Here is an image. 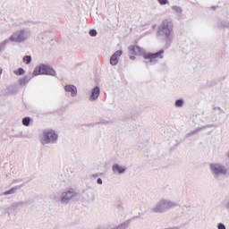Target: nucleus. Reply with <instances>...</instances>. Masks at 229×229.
Returning a JSON list of instances; mask_svg holds the SVG:
<instances>
[{
    "label": "nucleus",
    "mask_w": 229,
    "mask_h": 229,
    "mask_svg": "<svg viewBox=\"0 0 229 229\" xmlns=\"http://www.w3.org/2000/svg\"><path fill=\"white\" fill-rule=\"evenodd\" d=\"M157 37L165 41L166 48L171 47L173 40H174V23L173 21L169 19L163 21L157 28Z\"/></svg>",
    "instance_id": "obj_1"
},
{
    "label": "nucleus",
    "mask_w": 229,
    "mask_h": 229,
    "mask_svg": "<svg viewBox=\"0 0 229 229\" xmlns=\"http://www.w3.org/2000/svg\"><path fill=\"white\" fill-rule=\"evenodd\" d=\"M128 49L131 55H135L136 56H143L145 60H149L150 64L153 63L154 60H157V58H164V49H161L156 53H146L144 48L137 45L130 46Z\"/></svg>",
    "instance_id": "obj_2"
},
{
    "label": "nucleus",
    "mask_w": 229,
    "mask_h": 229,
    "mask_svg": "<svg viewBox=\"0 0 229 229\" xmlns=\"http://www.w3.org/2000/svg\"><path fill=\"white\" fill-rule=\"evenodd\" d=\"M178 207V203L171 201L169 199H162L156 203V205L150 209L153 214H165L167 210L175 208Z\"/></svg>",
    "instance_id": "obj_3"
},
{
    "label": "nucleus",
    "mask_w": 229,
    "mask_h": 229,
    "mask_svg": "<svg viewBox=\"0 0 229 229\" xmlns=\"http://www.w3.org/2000/svg\"><path fill=\"white\" fill-rule=\"evenodd\" d=\"M33 76H56V72L53 67L47 64H41L35 67L33 72Z\"/></svg>",
    "instance_id": "obj_4"
},
{
    "label": "nucleus",
    "mask_w": 229,
    "mask_h": 229,
    "mask_svg": "<svg viewBox=\"0 0 229 229\" xmlns=\"http://www.w3.org/2000/svg\"><path fill=\"white\" fill-rule=\"evenodd\" d=\"M30 37H31V34L29 32V30H21L13 32L9 38V41L15 42L16 44H22V42H26Z\"/></svg>",
    "instance_id": "obj_5"
},
{
    "label": "nucleus",
    "mask_w": 229,
    "mask_h": 229,
    "mask_svg": "<svg viewBox=\"0 0 229 229\" xmlns=\"http://www.w3.org/2000/svg\"><path fill=\"white\" fill-rule=\"evenodd\" d=\"M58 142V133L53 129L45 130L43 131V139L41 144H56Z\"/></svg>",
    "instance_id": "obj_6"
},
{
    "label": "nucleus",
    "mask_w": 229,
    "mask_h": 229,
    "mask_svg": "<svg viewBox=\"0 0 229 229\" xmlns=\"http://www.w3.org/2000/svg\"><path fill=\"white\" fill-rule=\"evenodd\" d=\"M209 169L214 176V178H217L218 176H225L228 171L226 167L221 164L215 163L209 165Z\"/></svg>",
    "instance_id": "obj_7"
},
{
    "label": "nucleus",
    "mask_w": 229,
    "mask_h": 229,
    "mask_svg": "<svg viewBox=\"0 0 229 229\" xmlns=\"http://www.w3.org/2000/svg\"><path fill=\"white\" fill-rule=\"evenodd\" d=\"M61 203H64V205H67L74 196H76V191H74V189L70 188L66 190L65 191H63L61 193Z\"/></svg>",
    "instance_id": "obj_8"
},
{
    "label": "nucleus",
    "mask_w": 229,
    "mask_h": 229,
    "mask_svg": "<svg viewBox=\"0 0 229 229\" xmlns=\"http://www.w3.org/2000/svg\"><path fill=\"white\" fill-rule=\"evenodd\" d=\"M100 95H101V88H99V86H95L91 89V94L89 96V100L91 102L98 101Z\"/></svg>",
    "instance_id": "obj_9"
},
{
    "label": "nucleus",
    "mask_w": 229,
    "mask_h": 229,
    "mask_svg": "<svg viewBox=\"0 0 229 229\" xmlns=\"http://www.w3.org/2000/svg\"><path fill=\"white\" fill-rule=\"evenodd\" d=\"M123 56V50L115 51L110 57V64L114 66L119 64V59Z\"/></svg>",
    "instance_id": "obj_10"
},
{
    "label": "nucleus",
    "mask_w": 229,
    "mask_h": 229,
    "mask_svg": "<svg viewBox=\"0 0 229 229\" xmlns=\"http://www.w3.org/2000/svg\"><path fill=\"white\" fill-rule=\"evenodd\" d=\"M112 171L114 174H124L126 173V167L115 163L112 165Z\"/></svg>",
    "instance_id": "obj_11"
},
{
    "label": "nucleus",
    "mask_w": 229,
    "mask_h": 229,
    "mask_svg": "<svg viewBox=\"0 0 229 229\" xmlns=\"http://www.w3.org/2000/svg\"><path fill=\"white\" fill-rule=\"evenodd\" d=\"M65 92H70L72 98H76L78 96V88L72 84H68L64 86Z\"/></svg>",
    "instance_id": "obj_12"
},
{
    "label": "nucleus",
    "mask_w": 229,
    "mask_h": 229,
    "mask_svg": "<svg viewBox=\"0 0 229 229\" xmlns=\"http://www.w3.org/2000/svg\"><path fill=\"white\" fill-rule=\"evenodd\" d=\"M98 124H104V125L112 124V121L100 118L98 122L94 123H89V126H90L91 128H94V126H98Z\"/></svg>",
    "instance_id": "obj_13"
},
{
    "label": "nucleus",
    "mask_w": 229,
    "mask_h": 229,
    "mask_svg": "<svg viewBox=\"0 0 229 229\" xmlns=\"http://www.w3.org/2000/svg\"><path fill=\"white\" fill-rule=\"evenodd\" d=\"M30 205V200L15 202L13 204V208H24Z\"/></svg>",
    "instance_id": "obj_14"
},
{
    "label": "nucleus",
    "mask_w": 229,
    "mask_h": 229,
    "mask_svg": "<svg viewBox=\"0 0 229 229\" xmlns=\"http://www.w3.org/2000/svg\"><path fill=\"white\" fill-rule=\"evenodd\" d=\"M31 78H33V75H31V73H30V74L26 75L23 78L20 79L19 80L20 85H21V86L26 85V83H28L31 80Z\"/></svg>",
    "instance_id": "obj_15"
},
{
    "label": "nucleus",
    "mask_w": 229,
    "mask_h": 229,
    "mask_svg": "<svg viewBox=\"0 0 229 229\" xmlns=\"http://www.w3.org/2000/svg\"><path fill=\"white\" fill-rule=\"evenodd\" d=\"M19 189H21V186H15L13 188H11L9 191H5L4 192V196H8L10 194H15V192H17V191H19Z\"/></svg>",
    "instance_id": "obj_16"
},
{
    "label": "nucleus",
    "mask_w": 229,
    "mask_h": 229,
    "mask_svg": "<svg viewBox=\"0 0 229 229\" xmlns=\"http://www.w3.org/2000/svg\"><path fill=\"white\" fill-rule=\"evenodd\" d=\"M184 105L185 100H183V98H178L174 102V106H176V108H182V106H183Z\"/></svg>",
    "instance_id": "obj_17"
},
{
    "label": "nucleus",
    "mask_w": 229,
    "mask_h": 229,
    "mask_svg": "<svg viewBox=\"0 0 229 229\" xmlns=\"http://www.w3.org/2000/svg\"><path fill=\"white\" fill-rule=\"evenodd\" d=\"M10 44V39H4V41H2L0 43V53H3V51H4V49H6V45Z\"/></svg>",
    "instance_id": "obj_18"
},
{
    "label": "nucleus",
    "mask_w": 229,
    "mask_h": 229,
    "mask_svg": "<svg viewBox=\"0 0 229 229\" xmlns=\"http://www.w3.org/2000/svg\"><path fill=\"white\" fill-rule=\"evenodd\" d=\"M51 199L55 201H60L62 203V193H54L51 195Z\"/></svg>",
    "instance_id": "obj_19"
},
{
    "label": "nucleus",
    "mask_w": 229,
    "mask_h": 229,
    "mask_svg": "<svg viewBox=\"0 0 229 229\" xmlns=\"http://www.w3.org/2000/svg\"><path fill=\"white\" fill-rule=\"evenodd\" d=\"M31 123V118L29 116H26L22 119V124L23 126H30V123Z\"/></svg>",
    "instance_id": "obj_20"
},
{
    "label": "nucleus",
    "mask_w": 229,
    "mask_h": 229,
    "mask_svg": "<svg viewBox=\"0 0 229 229\" xmlns=\"http://www.w3.org/2000/svg\"><path fill=\"white\" fill-rule=\"evenodd\" d=\"M23 62L26 65H30V64H31V55H24Z\"/></svg>",
    "instance_id": "obj_21"
},
{
    "label": "nucleus",
    "mask_w": 229,
    "mask_h": 229,
    "mask_svg": "<svg viewBox=\"0 0 229 229\" xmlns=\"http://www.w3.org/2000/svg\"><path fill=\"white\" fill-rule=\"evenodd\" d=\"M24 72H26V71H24L23 68H18L16 71H14V74H16V76H22Z\"/></svg>",
    "instance_id": "obj_22"
},
{
    "label": "nucleus",
    "mask_w": 229,
    "mask_h": 229,
    "mask_svg": "<svg viewBox=\"0 0 229 229\" xmlns=\"http://www.w3.org/2000/svg\"><path fill=\"white\" fill-rule=\"evenodd\" d=\"M172 10H174V12H176V13H182L183 12V10L182 9V7L178 6V5H173L172 6Z\"/></svg>",
    "instance_id": "obj_23"
},
{
    "label": "nucleus",
    "mask_w": 229,
    "mask_h": 229,
    "mask_svg": "<svg viewBox=\"0 0 229 229\" xmlns=\"http://www.w3.org/2000/svg\"><path fill=\"white\" fill-rule=\"evenodd\" d=\"M198 131H201V128H198L191 132H188L186 134V137H191V135H196V133H198Z\"/></svg>",
    "instance_id": "obj_24"
},
{
    "label": "nucleus",
    "mask_w": 229,
    "mask_h": 229,
    "mask_svg": "<svg viewBox=\"0 0 229 229\" xmlns=\"http://www.w3.org/2000/svg\"><path fill=\"white\" fill-rule=\"evenodd\" d=\"M89 34L90 37H96L98 35V30H96L95 29H91Z\"/></svg>",
    "instance_id": "obj_25"
},
{
    "label": "nucleus",
    "mask_w": 229,
    "mask_h": 229,
    "mask_svg": "<svg viewBox=\"0 0 229 229\" xmlns=\"http://www.w3.org/2000/svg\"><path fill=\"white\" fill-rule=\"evenodd\" d=\"M217 229H226V225H225V224L223 223H218L216 225Z\"/></svg>",
    "instance_id": "obj_26"
},
{
    "label": "nucleus",
    "mask_w": 229,
    "mask_h": 229,
    "mask_svg": "<svg viewBox=\"0 0 229 229\" xmlns=\"http://www.w3.org/2000/svg\"><path fill=\"white\" fill-rule=\"evenodd\" d=\"M159 4H169V0H157Z\"/></svg>",
    "instance_id": "obj_27"
},
{
    "label": "nucleus",
    "mask_w": 229,
    "mask_h": 229,
    "mask_svg": "<svg viewBox=\"0 0 229 229\" xmlns=\"http://www.w3.org/2000/svg\"><path fill=\"white\" fill-rule=\"evenodd\" d=\"M222 26H224V28H229V21H223Z\"/></svg>",
    "instance_id": "obj_28"
},
{
    "label": "nucleus",
    "mask_w": 229,
    "mask_h": 229,
    "mask_svg": "<svg viewBox=\"0 0 229 229\" xmlns=\"http://www.w3.org/2000/svg\"><path fill=\"white\" fill-rule=\"evenodd\" d=\"M14 137L24 139L25 136H24V134H22V132H21L20 134H15Z\"/></svg>",
    "instance_id": "obj_29"
},
{
    "label": "nucleus",
    "mask_w": 229,
    "mask_h": 229,
    "mask_svg": "<svg viewBox=\"0 0 229 229\" xmlns=\"http://www.w3.org/2000/svg\"><path fill=\"white\" fill-rule=\"evenodd\" d=\"M97 183H98V185H103V179L98 178V179H97Z\"/></svg>",
    "instance_id": "obj_30"
},
{
    "label": "nucleus",
    "mask_w": 229,
    "mask_h": 229,
    "mask_svg": "<svg viewBox=\"0 0 229 229\" xmlns=\"http://www.w3.org/2000/svg\"><path fill=\"white\" fill-rule=\"evenodd\" d=\"M137 57H135V55H131L130 56V60H136Z\"/></svg>",
    "instance_id": "obj_31"
},
{
    "label": "nucleus",
    "mask_w": 229,
    "mask_h": 229,
    "mask_svg": "<svg viewBox=\"0 0 229 229\" xmlns=\"http://www.w3.org/2000/svg\"><path fill=\"white\" fill-rule=\"evenodd\" d=\"M213 125H208L206 128H212Z\"/></svg>",
    "instance_id": "obj_32"
},
{
    "label": "nucleus",
    "mask_w": 229,
    "mask_h": 229,
    "mask_svg": "<svg viewBox=\"0 0 229 229\" xmlns=\"http://www.w3.org/2000/svg\"><path fill=\"white\" fill-rule=\"evenodd\" d=\"M216 108H217V110H221V107H215L214 109L216 110Z\"/></svg>",
    "instance_id": "obj_33"
},
{
    "label": "nucleus",
    "mask_w": 229,
    "mask_h": 229,
    "mask_svg": "<svg viewBox=\"0 0 229 229\" xmlns=\"http://www.w3.org/2000/svg\"><path fill=\"white\" fill-rule=\"evenodd\" d=\"M93 176H94L95 178H98V174H94Z\"/></svg>",
    "instance_id": "obj_34"
},
{
    "label": "nucleus",
    "mask_w": 229,
    "mask_h": 229,
    "mask_svg": "<svg viewBox=\"0 0 229 229\" xmlns=\"http://www.w3.org/2000/svg\"><path fill=\"white\" fill-rule=\"evenodd\" d=\"M212 9H213V10H216V6H213Z\"/></svg>",
    "instance_id": "obj_35"
}]
</instances>
